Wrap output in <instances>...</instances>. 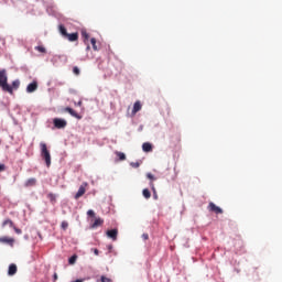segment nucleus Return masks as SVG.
<instances>
[{
  "mask_svg": "<svg viewBox=\"0 0 282 282\" xmlns=\"http://www.w3.org/2000/svg\"><path fill=\"white\" fill-rule=\"evenodd\" d=\"M0 87L3 91L12 95V87L8 84V75L6 69L0 70Z\"/></svg>",
  "mask_w": 282,
  "mask_h": 282,
  "instance_id": "f257e3e1",
  "label": "nucleus"
},
{
  "mask_svg": "<svg viewBox=\"0 0 282 282\" xmlns=\"http://www.w3.org/2000/svg\"><path fill=\"white\" fill-rule=\"evenodd\" d=\"M59 33L63 35L64 39L68 40L69 42H76L79 37L77 32L68 34L64 25H59Z\"/></svg>",
  "mask_w": 282,
  "mask_h": 282,
  "instance_id": "f03ea898",
  "label": "nucleus"
},
{
  "mask_svg": "<svg viewBox=\"0 0 282 282\" xmlns=\"http://www.w3.org/2000/svg\"><path fill=\"white\" fill-rule=\"evenodd\" d=\"M40 147H41V156L45 160V163H46L47 167H50L52 161H51V153L47 150V145H46V143L42 142L40 144Z\"/></svg>",
  "mask_w": 282,
  "mask_h": 282,
  "instance_id": "7ed1b4c3",
  "label": "nucleus"
},
{
  "mask_svg": "<svg viewBox=\"0 0 282 282\" xmlns=\"http://www.w3.org/2000/svg\"><path fill=\"white\" fill-rule=\"evenodd\" d=\"M53 123L57 129H64L67 126V121L61 118H55Z\"/></svg>",
  "mask_w": 282,
  "mask_h": 282,
  "instance_id": "20e7f679",
  "label": "nucleus"
},
{
  "mask_svg": "<svg viewBox=\"0 0 282 282\" xmlns=\"http://www.w3.org/2000/svg\"><path fill=\"white\" fill-rule=\"evenodd\" d=\"M87 186H88V183H87V182H84V183L80 185V187H79L77 194L75 195V199L80 198V197L86 193Z\"/></svg>",
  "mask_w": 282,
  "mask_h": 282,
  "instance_id": "39448f33",
  "label": "nucleus"
},
{
  "mask_svg": "<svg viewBox=\"0 0 282 282\" xmlns=\"http://www.w3.org/2000/svg\"><path fill=\"white\" fill-rule=\"evenodd\" d=\"M208 208H209L210 212H214L216 214H223L224 213V210L220 207L216 206L214 203H209Z\"/></svg>",
  "mask_w": 282,
  "mask_h": 282,
  "instance_id": "423d86ee",
  "label": "nucleus"
},
{
  "mask_svg": "<svg viewBox=\"0 0 282 282\" xmlns=\"http://www.w3.org/2000/svg\"><path fill=\"white\" fill-rule=\"evenodd\" d=\"M37 88H39L37 82L34 80L33 83H31V84L28 86L26 91H28V93H34Z\"/></svg>",
  "mask_w": 282,
  "mask_h": 282,
  "instance_id": "0eeeda50",
  "label": "nucleus"
},
{
  "mask_svg": "<svg viewBox=\"0 0 282 282\" xmlns=\"http://www.w3.org/2000/svg\"><path fill=\"white\" fill-rule=\"evenodd\" d=\"M107 236L116 241L118 237V229L108 230Z\"/></svg>",
  "mask_w": 282,
  "mask_h": 282,
  "instance_id": "6e6552de",
  "label": "nucleus"
},
{
  "mask_svg": "<svg viewBox=\"0 0 282 282\" xmlns=\"http://www.w3.org/2000/svg\"><path fill=\"white\" fill-rule=\"evenodd\" d=\"M66 112H68L69 115H72L73 117L77 118V119H82V116H79L74 109L67 107L64 109Z\"/></svg>",
  "mask_w": 282,
  "mask_h": 282,
  "instance_id": "1a4fd4ad",
  "label": "nucleus"
},
{
  "mask_svg": "<svg viewBox=\"0 0 282 282\" xmlns=\"http://www.w3.org/2000/svg\"><path fill=\"white\" fill-rule=\"evenodd\" d=\"M142 109V105L140 101H137L133 106L132 116H135Z\"/></svg>",
  "mask_w": 282,
  "mask_h": 282,
  "instance_id": "9d476101",
  "label": "nucleus"
},
{
  "mask_svg": "<svg viewBox=\"0 0 282 282\" xmlns=\"http://www.w3.org/2000/svg\"><path fill=\"white\" fill-rule=\"evenodd\" d=\"M17 272H18L17 265L15 264H10L9 271H8L9 276H13L14 274H17Z\"/></svg>",
  "mask_w": 282,
  "mask_h": 282,
  "instance_id": "9b49d317",
  "label": "nucleus"
},
{
  "mask_svg": "<svg viewBox=\"0 0 282 282\" xmlns=\"http://www.w3.org/2000/svg\"><path fill=\"white\" fill-rule=\"evenodd\" d=\"M25 187H32V186H35L36 185V178H29L26 182H25Z\"/></svg>",
  "mask_w": 282,
  "mask_h": 282,
  "instance_id": "f8f14e48",
  "label": "nucleus"
},
{
  "mask_svg": "<svg viewBox=\"0 0 282 282\" xmlns=\"http://www.w3.org/2000/svg\"><path fill=\"white\" fill-rule=\"evenodd\" d=\"M142 149L144 152H151L153 150V147L151 143L145 142V143H143Z\"/></svg>",
  "mask_w": 282,
  "mask_h": 282,
  "instance_id": "ddd939ff",
  "label": "nucleus"
},
{
  "mask_svg": "<svg viewBox=\"0 0 282 282\" xmlns=\"http://www.w3.org/2000/svg\"><path fill=\"white\" fill-rule=\"evenodd\" d=\"M0 242L12 245L14 242V239L9 237H1Z\"/></svg>",
  "mask_w": 282,
  "mask_h": 282,
  "instance_id": "4468645a",
  "label": "nucleus"
},
{
  "mask_svg": "<svg viewBox=\"0 0 282 282\" xmlns=\"http://www.w3.org/2000/svg\"><path fill=\"white\" fill-rule=\"evenodd\" d=\"M102 224H104V219L97 218V219L95 220V223L91 225V228L95 229V228L101 226Z\"/></svg>",
  "mask_w": 282,
  "mask_h": 282,
  "instance_id": "2eb2a0df",
  "label": "nucleus"
},
{
  "mask_svg": "<svg viewBox=\"0 0 282 282\" xmlns=\"http://www.w3.org/2000/svg\"><path fill=\"white\" fill-rule=\"evenodd\" d=\"M150 186H151V188H152V191H153V197H154V199H158V198H159V195H158V192H156V188H155L154 183L151 182V183H150Z\"/></svg>",
  "mask_w": 282,
  "mask_h": 282,
  "instance_id": "dca6fc26",
  "label": "nucleus"
},
{
  "mask_svg": "<svg viewBox=\"0 0 282 282\" xmlns=\"http://www.w3.org/2000/svg\"><path fill=\"white\" fill-rule=\"evenodd\" d=\"M19 87H20V80L17 79V80H14V82L12 83V86H11V88H12V95H13V89L17 90V89H19Z\"/></svg>",
  "mask_w": 282,
  "mask_h": 282,
  "instance_id": "f3484780",
  "label": "nucleus"
},
{
  "mask_svg": "<svg viewBox=\"0 0 282 282\" xmlns=\"http://www.w3.org/2000/svg\"><path fill=\"white\" fill-rule=\"evenodd\" d=\"M7 225H9L11 228L14 227V224L11 219H6L3 223H2V227H6Z\"/></svg>",
  "mask_w": 282,
  "mask_h": 282,
  "instance_id": "a211bd4d",
  "label": "nucleus"
},
{
  "mask_svg": "<svg viewBox=\"0 0 282 282\" xmlns=\"http://www.w3.org/2000/svg\"><path fill=\"white\" fill-rule=\"evenodd\" d=\"M117 156L119 158L120 161H124L127 159L126 154L123 152H116Z\"/></svg>",
  "mask_w": 282,
  "mask_h": 282,
  "instance_id": "6ab92c4d",
  "label": "nucleus"
},
{
  "mask_svg": "<svg viewBox=\"0 0 282 282\" xmlns=\"http://www.w3.org/2000/svg\"><path fill=\"white\" fill-rule=\"evenodd\" d=\"M143 196L149 199L151 197V192L148 188L143 189Z\"/></svg>",
  "mask_w": 282,
  "mask_h": 282,
  "instance_id": "aec40b11",
  "label": "nucleus"
},
{
  "mask_svg": "<svg viewBox=\"0 0 282 282\" xmlns=\"http://www.w3.org/2000/svg\"><path fill=\"white\" fill-rule=\"evenodd\" d=\"M47 198L54 204L56 202V196L53 193L47 194Z\"/></svg>",
  "mask_w": 282,
  "mask_h": 282,
  "instance_id": "412c9836",
  "label": "nucleus"
},
{
  "mask_svg": "<svg viewBox=\"0 0 282 282\" xmlns=\"http://www.w3.org/2000/svg\"><path fill=\"white\" fill-rule=\"evenodd\" d=\"M91 44H93V48H94L95 51H98L96 39H94V37L91 39Z\"/></svg>",
  "mask_w": 282,
  "mask_h": 282,
  "instance_id": "4be33fe9",
  "label": "nucleus"
},
{
  "mask_svg": "<svg viewBox=\"0 0 282 282\" xmlns=\"http://www.w3.org/2000/svg\"><path fill=\"white\" fill-rule=\"evenodd\" d=\"M77 256H73L69 258V263L70 265H74V263L76 262Z\"/></svg>",
  "mask_w": 282,
  "mask_h": 282,
  "instance_id": "5701e85b",
  "label": "nucleus"
},
{
  "mask_svg": "<svg viewBox=\"0 0 282 282\" xmlns=\"http://www.w3.org/2000/svg\"><path fill=\"white\" fill-rule=\"evenodd\" d=\"M35 50L39 51L40 53L46 52L45 47H43V46H36Z\"/></svg>",
  "mask_w": 282,
  "mask_h": 282,
  "instance_id": "b1692460",
  "label": "nucleus"
},
{
  "mask_svg": "<svg viewBox=\"0 0 282 282\" xmlns=\"http://www.w3.org/2000/svg\"><path fill=\"white\" fill-rule=\"evenodd\" d=\"M82 35L85 40L89 39V34L85 30L82 31Z\"/></svg>",
  "mask_w": 282,
  "mask_h": 282,
  "instance_id": "393cba45",
  "label": "nucleus"
},
{
  "mask_svg": "<svg viewBox=\"0 0 282 282\" xmlns=\"http://www.w3.org/2000/svg\"><path fill=\"white\" fill-rule=\"evenodd\" d=\"M61 227L66 230L68 228V223L67 221H63Z\"/></svg>",
  "mask_w": 282,
  "mask_h": 282,
  "instance_id": "a878e982",
  "label": "nucleus"
},
{
  "mask_svg": "<svg viewBox=\"0 0 282 282\" xmlns=\"http://www.w3.org/2000/svg\"><path fill=\"white\" fill-rule=\"evenodd\" d=\"M73 72L77 76L80 74V70H79V68L77 66L74 67Z\"/></svg>",
  "mask_w": 282,
  "mask_h": 282,
  "instance_id": "bb28decb",
  "label": "nucleus"
},
{
  "mask_svg": "<svg viewBox=\"0 0 282 282\" xmlns=\"http://www.w3.org/2000/svg\"><path fill=\"white\" fill-rule=\"evenodd\" d=\"M147 177H148L149 180H152V181H155V180H156L152 173H148V174H147Z\"/></svg>",
  "mask_w": 282,
  "mask_h": 282,
  "instance_id": "cd10ccee",
  "label": "nucleus"
},
{
  "mask_svg": "<svg viewBox=\"0 0 282 282\" xmlns=\"http://www.w3.org/2000/svg\"><path fill=\"white\" fill-rule=\"evenodd\" d=\"M87 214H88V216H90V217H95V216H96V214H95V212H94L93 209H89V210L87 212Z\"/></svg>",
  "mask_w": 282,
  "mask_h": 282,
  "instance_id": "c85d7f7f",
  "label": "nucleus"
},
{
  "mask_svg": "<svg viewBox=\"0 0 282 282\" xmlns=\"http://www.w3.org/2000/svg\"><path fill=\"white\" fill-rule=\"evenodd\" d=\"M12 228L14 229V231H15L18 235H21V234H22V230L19 229V228H17L15 225H14V227H12Z\"/></svg>",
  "mask_w": 282,
  "mask_h": 282,
  "instance_id": "c756f323",
  "label": "nucleus"
},
{
  "mask_svg": "<svg viewBox=\"0 0 282 282\" xmlns=\"http://www.w3.org/2000/svg\"><path fill=\"white\" fill-rule=\"evenodd\" d=\"M101 282H111V280L102 275L101 276Z\"/></svg>",
  "mask_w": 282,
  "mask_h": 282,
  "instance_id": "7c9ffc66",
  "label": "nucleus"
},
{
  "mask_svg": "<svg viewBox=\"0 0 282 282\" xmlns=\"http://www.w3.org/2000/svg\"><path fill=\"white\" fill-rule=\"evenodd\" d=\"M6 170V165L4 164H0V172Z\"/></svg>",
  "mask_w": 282,
  "mask_h": 282,
  "instance_id": "2f4dec72",
  "label": "nucleus"
},
{
  "mask_svg": "<svg viewBox=\"0 0 282 282\" xmlns=\"http://www.w3.org/2000/svg\"><path fill=\"white\" fill-rule=\"evenodd\" d=\"M131 165L134 166V167H139L140 166L139 163H131Z\"/></svg>",
  "mask_w": 282,
  "mask_h": 282,
  "instance_id": "473e14b6",
  "label": "nucleus"
},
{
  "mask_svg": "<svg viewBox=\"0 0 282 282\" xmlns=\"http://www.w3.org/2000/svg\"><path fill=\"white\" fill-rule=\"evenodd\" d=\"M145 240H148L149 239V235L148 234H143V236H142Z\"/></svg>",
  "mask_w": 282,
  "mask_h": 282,
  "instance_id": "72a5a7b5",
  "label": "nucleus"
},
{
  "mask_svg": "<svg viewBox=\"0 0 282 282\" xmlns=\"http://www.w3.org/2000/svg\"><path fill=\"white\" fill-rule=\"evenodd\" d=\"M94 252H95V256L98 257V254H99L98 249H94Z\"/></svg>",
  "mask_w": 282,
  "mask_h": 282,
  "instance_id": "f704fd0d",
  "label": "nucleus"
},
{
  "mask_svg": "<svg viewBox=\"0 0 282 282\" xmlns=\"http://www.w3.org/2000/svg\"><path fill=\"white\" fill-rule=\"evenodd\" d=\"M57 279H58V275H57V273H55L54 274V281H57Z\"/></svg>",
  "mask_w": 282,
  "mask_h": 282,
  "instance_id": "c9c22d12",
  "label": "nucleus"
},
{
  "mask_svg": "<svg viewBox=\"0 0 282 282\" xmlns=\"http://www.w3.org/2000/svg\"><path fill=\"white\" fill-rule=\"evenodd\" d=\"M77 105H78V106H82V105H83V102H82V101H79Z\"/></svg>",
  "mask_w": 282,
  "mask_h": 282,
  "instance_id": "e433bc0d",
  "label": "nucleus"
},
{
  "mask_svg": "<svg viewBox=\"0 0 282 282\" xmlns=\"http://www.w3.org/2000/svg\"><path fill=\"white\" fill-rule=\"evenodd\" d=\"M109 250H112V246L111 245L109 246Z\"/></svg>",
  "mask_w": 282,
  "mask_h": 282,
  "instance_id": "4c0bfd02",
  "label": "nucleus"
}]
</instances>
